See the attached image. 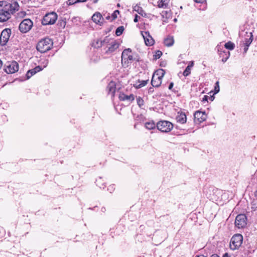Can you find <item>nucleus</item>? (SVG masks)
Masks as SVG:
<instances>
[{"label": "nucleus", "instance_id": "nucleus-34", "mask_svg": "<svg viewBox=\"0 0 257 257\" xmlns=\"http://www.w3.org/2000/svg\"><path fill=\"white\" fill-rule=\"evenodd\" d=\"M78 3H79L78 0H68L67 4L68 6H71Z\"/></svg>", "mask_w": 257, "mask_h": 257}, {"label": "nucleus", "instance_id": "nucleus-26", "mask_svg": "<svg viewBox=\"0 0 257 257\" xmlns=\"http://www.w3.org/2000/svg\"><path fill=\"white\" fill-rule=\"evenodd\" d=\"M124 30V29L123 26L118 27L115 31V35L117 36H120L122 34Z\"/></svg>", "mask_w": 257, "mask_h": 257}, {"label": "nucleus", "instance_id": "nucleus-1", "mask_svg": "<svg viewBox=\"0 0 257 257\" xmlns=\"http://www.w3.org/2000/svg\"><path fill=\"white\" fill-rule=\"evenodd\" d=\"M20 0H4L0 1V22H6L11 16L18 11Z\"/></svg>", "mask_w": 257, "mask_h": 257}, {"label": "nucleus", "instance_id": "nucleus-44", "mask_svg": "<svg viewBox=\"0 0 257 257\" xmlns=\"http://www.w3.org/2000/svg\"><path fill=\"white\" fill-rule=\"evenodd\" d=\"M3 65V61L0 59V70L2 69Z\"/></svg>", "mask_w": 257, "mask_h": 257}, {"label": "nucleus", "instance_id": "nucleus-47", "mask_svg": "<svg viewBox=\"0 0 257 257\" xmlns=\"http://www.w3.org/2000/svg\"><path fill=\"white\" fill-rule=\"evenodd\" d=\"M79 3H83L86 2L87 0H78Z\"/></svg>", "mask_w": 257, "mask_h": 257}, {"label": "nucleus", "instance_id": "nucleus-51", "mask_svg": "<svg viewBox=\"0 0 257 257\" xmlns=\"http://www.w3.org/2000/svg\"><path fill=\"white\" fill-rule=\"evenodd\" d=\"M174 21H177V19H174Z\"/></svg>", "mask_w": 257, "mask_h": 257}, {"label": "nucleus", "instance_id": "nucleus-23", "mask_svg": "<svg viewBox=\"0 0 257 257\" xmlns=\"http://www.w3.org/2000/svg\"><path fill=\"white\" fill-rule=\"evenodd\" d=\"M247 37L245 38V42L244 43L245 46H246L247 47H249L250 44L251 43L252 40H253V36L252 35V33H249V35H247Z\"/></svg>", "mask_w": 257, "mask_h": 257}, {"label": "nucleus", "instance_id": "nucleus-33", "mask_svg": "<svg viewBox=\"0 0 257 257\" xmlns=\"http://www.w3.org/2000/svg\"><path fill=\"white\" fill-rule=\"evenodd\" d=\"M119 12L118 10H115L113 12V13L111 15V17L112 18V20H115L117 18V15L119 14Z\"/></svg>", "mask_w": 257, "mask_h": 257}, {"label": "nucleus", "instance_id": "nucleus-24", "mask_svg": "<svg viewBox=\"0 0 257 257\" xmlns=\"http://www.w3.org/2000/svg\"><path fill=\"white\" fill-rule=\"evenodd\" d=\"M224 47L227 49H228L229 50H232L234 49L235 47V45L233 43L231 42V41H229L225 44Z\"/></svg>", "mask_w": 257, "mask_h": 257}, {"label": "nucleus", "instance_id": "nucleus-12", "mask_svg": "<svg viewBox=\"0 0 257 257\" xmlns=\"http://www.w3.org/2000/svg\"><path fill=\"white\" fill-rule=\"evenodd\" d=\"M194 121L196 123H201L206 119V115L205 112L197 111L195 112L194 114Z\"/></svg>", "mask_w": 257, "mask_h": 257}, {"label": "nucleus", "instance_id": "nucleus-37", "mask_svg": "<svg viewBox=\"0 0 257 257\" xmlns=\"http://www.w3.org/2000/svg\"><path fill=\"white\" fill-rule=\"evenodd\" d=\"M193 65H194V62L193 61H190L188 66H190V68H191L192 69V68L193 67Z\"/></svg>", "mask_w": 257, "mask_h": 257}, {"label": "nucleus", "instance_id": "nucleus-35", "mask_svg": "<svg viewBox=\"0 0 257 257\" xmlns=\"http://www.w3.org/2000/svg\"><path fill=\"white\" fill-rule=\"evenodd\" d=\"M214 91L215 93H217L219 91V82L217 81L215 83V86L214 87Z\"/></svg>", "mask_w": 257, "mask_h": 257}, {"label": "nucleus", "instance_id": "nucleus-48", "mask_svg": "<svg viewBox=\"0 0 257 257\" xmlns=\"http://www.w3.org/2000/svg\"><path fill=\"white\" fill-rule=\"evenodd\" d=\"M98 0H93V3H94V4H96V3H97V2H98Z\"/></svg>", "mask_w": 257, "mask_h": 257}, {"label": "nucleus", "instance_id": "nucleus-4", "mask_svg": "<svg viewBox=\"0 0 257 257\" xmlns=\"http://www.w3.org/2000/svg\"><path fill=\"white\" fill-rule=\"evenodd\" d=\"M165 74V71L162 69L156 71L152 76L151 84L153 87H158L162 83V80Z\"/></svg>", "mask_w": 257, "mask_h": 257}, {"label": "nucleus", "instance_id": "nucleus-6", "mask_svg": "<svg viewBox=\"0 0 257 257\" xmlns=\"http://www.w3.org/2000/svg\"><path fill=\"white\" fill-rule=\"evenodd\" d=\"M157 128L162 132L168 133L173 128V124L170 121L161 120L157 123Z\"/></svg>", "mask_w": 257, "mask_h": 257}, {"label": "nucleus", "instance_id": "nucleus-40", "mask_svg": "<svg viewBox=\"0 0 257 257\" xmlns=\"http://www.w3.org/2000/svg\"><path fill=\"white\" fill-rule=\"evenodd\" d=\"M173 85H174V84H173V82L170 83V85H169V89L170 90L172 89V88H173Z\"/></svg>", "mask_w": 257, "mask_h": 257}, {"label": "nucleus", "instance_id": "nucleus-42", "mask_svg": "<svg viewBox=\"0 0 257 257\" xmlns=\"http://www.w3.org/2000/svg\"><path fill=\"white\" fill-rule=\"evenodd\" d=\"M248 47H247L246 46H245V47L244 48V49H243L244 53H246V52L248 50Z\"/></svg>", "mask_w": 257, "mask_h": 257}, {"label": "nucleus", "instance_id": "nucleus-49", "mask_svg": "<svg viewBox=\"0 0 257 257\" xmlns=\"http://www.w3.org/2000/svg\"><path fill=\"white\" fill-rule=\"evenodd\" d=\"M1 230H3V228H1V227H0V231H1Z\"/></svg>", "mask_w": 257, "mask_h": 257}, {"label": "nucleus", "instance_id": "nucleus-50", "mask_svg": "<svg viewBox=\"0 0 257 257\" xmlns=\"http://www.w3.org/2000/svg\"><path fill=\"white\" fill-rule=\"evenodd\" d=\"M110 188H110L109 189H110V190H112L113 187H110Z\"/></svg>", "mask_w": 257, "mask_h": 257}, {"label": "nucleus", "instance_id": "nucleus-11", "mask_svg": "<svg viewBox=\"0 0 257 257\" xmlns=\"http://www.w3.org/2000/svg\"><path fill=\"white\" fill-rule=\"evenodd\" d=\"M11 34V30L10 29H5L1 33L0 36V44L5 45L9 40Z\"/></svg>", "mask_w": 257, "mask_h": 257}, {"label": "nucleus", "instance_id": "nucleus-29", "mask_svg": "<svg viewBox=\"0 0 257 257\" xmlns=\"http://www.w3.org/2000/svg\"><path fill=\"white\" fill-rule=\"evenodd\" d=\"M191 68H190V66H187L183 72V75L185 77L188 76L191 73Z\"/></svg>", "mask_w": 257, "mask_h": 257}, {"label": "nucleus", "instance_id": "nucleus-28", "mask_svg": "<svg viewBox=\"0 0 257 257\" xmlns=\"http://www.w3.org/2000/svg\"><path fill=\"white\" fill-rule=\"evenodd\" d=\"M148 81V80H143L141 82H140V83L138 85L137 84H136L135 86L137 88H141L142 87L145 86L147 84Z\"/></svg>", "mask_w": 257, "mask_h": 257}, {"label": "nucleus", "instance_id": "nucleus-2", "mask_svg": "<svg viewBox=\"0 0 257 257\" xmlns=\"http://www.w3.org/2000/svg\"><path fill=\"white\" fill-rule=\"evenodd\" d=\"M135 55L130 48L124 50L121 54V63L123 66L127 67L129 64L136 60Z\"/></svg>", "mask_w": 257, "mask_h": 257}, {"label": "nucleus", "instance_id": "nucleus-5", "mask_svg": "<svg viewBox=\"0 0 257 257\" xmlns=\"http://www.w3.org/2000/svg\"><path fill=\"white\" fill-rule=\"evenodd\" d=\"M243 240V237L240 234L234 235L230 242V247L232 250L238 249L241 245Z\"/></svg>", "mask_w": 257, "mask_h": 257}, {"label": "nucleus", "instance_id": "nucleus-20", "mask_svg": "<svg viewBox=\"0 0 257 257\" xmlns=\"http://www.w3.org/2000/svg\"><path fill=\"white\" fill-rule=\"evenodd\" d=\"M174 43V39L172 37H168L164 41V45L167 47H170L173 45Z\"/></svg>", "mask_w": 257, "mask_h": 257}, {"label": "nucleus", "instance_id": "nucleus-38", "mask_svg": "<svg viewBox=\"0 0 257 257\" xmlns=\"http://www.w3.org/2000/svg\"><path fill=\"white\" fill-rule=\"evenodd\" d=\"M138 18H140V17L137 15H136L135 19L134 20V22L137 23L138 22Z\"/></svg>", "mask_w": 257, "mask_h": 257}, {"label": "nucleus", "instance_id": "nucleus-14", "mask_svg": "<svg viewBox=\"0 0 257 257\" xmlns=\"http://www.w3.org/2000/svg\"><path fill=\"white\" fill-rule=\"evenodd\" d=\"M119 99L121 101H128L132 102L135 99V96L133 94L129 95H126L123 93H120L119 95Z\"/></svg>", "mask_w": 257, "mask_h": 257}, {"label": "nucleus", "instance_id": "nucleus-31", "mask_svg": "<svg viewBox=\"0 0 257 257\" xmlns=\"http://www.w3.org/2000/svg\"><path fill=\"white\" fill-rule=\"evenodd\" d=\"M35 74H36V73L34 72V70H33V69H31V70H29L27 72V74H26L27 79H29L30 77H31Z\"/></svg>", "mask_w": 257, "mask_h": 257}, {"label": "nucleus", "instance_id": "nucleus-10", "mask_svg": "<svg viewBox=\"0 0 257 257\" xmlns=\"http://www.w3.org/2000/svg\"><path fill=\"white\" fill-rule=\"evenodd\" d=\"M247 224V218L243 214L238 215L235 218V225L238 228L244 227Z\"/></svg>", "mask_w": 257, "mask_h": 257}, {"label": "nucleus", "instance_id": "nucleus-22", "mask_svg": "<svg viewBox=\"0 0 257 257\" xmlns=\"http://www.w3.org/2000/svg\"><path fill=\"white\" fill-rule=\"evenodd\" d=\"M169 0H160L158 2V6L159 8H166L168 6Z\"/></svg>", "mask_w": 257, "mask_h": 257}, {"label": "nucleus", "instance_id": "nucleus-27", "mask_svg": "<svg viewBox=\"0 0 257 257\" xmlns=\"http://www.w3.org/2000/svg\"><path fill=\"white\" fill-rule=\"evenodd\" d=\"M137 102L140 107H143V106H144V101L141 97H138L137 98Z\"/></svg>", "mask_w": 257, "mask_h": 257}, {"label": "nucleus", "instance_id": "nucleus-39", "mask_svg": "<svg viewBox=\"0 0 257 257\" xmlns=\"http://www.w3.org/2000/svg\"><path fill=\"white\" fill-rule=\"evenodd\" d=\"M208 98V96H207V95L204 96V97L203 98V99H202V101H207Z\"/></svg>", "mask_w": 257, "mask_h": 257}, {"label": "nucleus", "instance_id": "nucleus-7", "mask_svg": "<svg viewBox=\"0 0 257 257\" xmlns=\"http://www.w3.org/2000/svg\"><path fill=\"white\" fill-rule=\"evenodd\" d=\"M57 15L55 12L48 13L44 17L42 24L43 25H53L57 20Z\"/></svg>", "mask_w": 257, "mask_h": 257}, {"label": "nucleus", "instance_id": "nucleus-46", "mask_svg": "<svg viewBox=\"0 0 257 257\" xmlns=\"http://www.w3.org/2000/svg\"><path fill=\"white\" fill-rule=\"evenodd\" d=\"M195 257H206V256L204 255H197Z\"/></svg>", "mask_w": 257, "mask_h": 257}, {"label": "nucleus", "instance_id": "nucleus-13", "mask_svg": "<svg viewBox=\"0 0 257 257\" xmlns=\"http://www.w3.org/2000/svg\"><path fill=\"white\" fill-rule=\"evenodd\" d=\"M142 35L146 45L152 46L154 44V41L149 32H142Z\"/></svg>", "mask_w": 257, "mask_h": 257}, {"label": "nucleus", "instance_id": "nucleus-41", "mask_svg": "<svg viewBox=\"0 0 257 257\" xmlns=\"http://www.w3.org/2000/svg\"><path fill=\"white\" fill-rule=\"evenodd\" d=\"M197 3H202L204 0H194Z\"/></svg>", "mask_w": 257, "mask_h": 257}, {"label": "nucleus", "instance_id": "nucleus-18", "mask_svg": "<svg viewBox=\"0 0 257 257\" xmlns=\"http://www.w3.org/2000/svg\"><path fill=\"white\" fill-rule=\"evenodd\" d=\"M119 46V44L116 41H113L109 45V46L108 47L107 50H106L107 53H110L114 52L115 50H116Z\"/></svg>", "mask_w": 257, "mask_h": 257}, {"label": "nucleus", "instance_id": "nucleus-45", "mask_svg": "<svg viewBox=\"0 0 257 257\" xmlns=\"http://www.w3.org/2000/svg\"><path fill=\"white\" fill-rule=\"evenodd\" d=\"M211 257H219L218 255H217L216 254H212Z\"/></svg>", "mask_w": 257, "mask_h": 257}, {"label": "nucleus", "instance_id": "nucleus-8", "mask_svg": "<svg viewBox=\"0 0 257 257\" xmlns=\"http://www.w3.org/2000/svg\"><path fill=\"white\" fill-rule=\"evenodd\" d=\"M19 68V64L16 61L7 62L4 65V71L7 74L15 73Z\"/></svg>", "mask_w": 257, "mask_h": 257}, {"label": "nucleus", "instance_id": "nucleus-25", "mask_svg": "<svg viewBox=\"0 0 257 257\" xmlns=\"http://www.w3.org/2000/svg\"><path fill=\"white\" fill-rule=\"evenodd\" d=\"M219 55H220V56H221L222 55H225V57H223L222 59V61L223 62H225L228 59L229 55H230V53H229V52L223 51L222 52H220Z\"/></svg>", "mask_w": 257, "mask_h": 257}, {"label": "nucleus", "instance_id": "nucleus-32", "mask_svg": "<svg viewBox=\"0 0 257 257\" xmlns=\"http://www.w3.org/2000/svg\"><path fill=\"white\" fill-rule=\"evenodd\" d=\"M26 15V13L25 11H21L17 14V18H23Z\"/></svg>", "mask_w": 257, "mask_h": 257}, {"label": "nucleus", "instance_id": "nucleus-36", "mask_svg": "<svg viewBox=\"0 0 257 257\" xmlns=\"http://www.w3.org/2000/svg\"><path fill=\"white\" fill-rule=\"evenodd\" d=\"M42 70V68L40 66H36V67L33 69V70H34V72L35 73L41 71Z\"/></svg>", "mask_w": 257, "mask_h": 257}, {"label": "nucleus", "instance_id": "nucleus-16", "mask_svg": "<svg viewBox=\"0 0 257 257\" xmlns=\"http://www.w3.org/2000/svg\"><path fill=\"white\" fill-rule=\"evenodd\" d=\"M176 120L178 122H179L181 124L185 123L187 120L186 115L185 113L178 112V115L176 116Z\"/></svg>", "mask_w": 257, "mask_h": 257}, {"label": "nucleus", "instance_id": "nucleus-21", "mask_svg": "<svg viewBox=\"0 0 257 257\" xmlns=\"http://www.w3.org/2000/svg\"><path fill=\"white\" fill-rule=\"evenodd\" d=\"M145 126L148 130H153L156 128L157 124L153 121H150L145 123Z\"/></svg>", "mask_w": 257, "mask_h": 257}, {"label": "nucleus", "instance_id": "nucleus-43", "mask_svg": "<svg viewBox=\"0 0 257 257\" xmlns=\"http://www.w3.org/2000/svg\"><path fill=\"white\" fill-rule=\"evenodd\" d=\"M223 257H230V256L229 254L228 253H225L223 255Z\"/></svg>", "mask_w": 257, "mask_h": 257}, {"label": "nucleus", "instance_id": "nucleus-3", "mask_svg": "<svg viewBox=\"0 0 257 257\" xmlns=\"http://www.w3.org/2000/svg\"><path fill=\"white\" fill-rule=\"evenodd\" d=\"M53 41L48 38L40 40L37 45V49L41 53H45L50 50L53 46Z\"/></svg>", "mask_w": 257, "mask_h": 257}, {"label": "nucleus", "instance_id": "nucleus-9", "mask_svg": "<svg viewBox=\"0 0 257 257\" xmlns=\"http://www.w3.org/2000/svg\"><path fill=\"white\" fill-rule=\"evenodd\" d=\"M33 22L29 19L23 20L19 25V30L22 33L28 32L32 28Z\"/></svg>", "mask_w": 257, "mask_h": 257}, {"label": "nucleus", "instance_id": "nucleus-30", "mask_svg": "<svg viewBox=\"0 0 257 257\" xmlns=\"http://www.w3.org/2000/svg\"><path fill=\"white\" fill-rule=\"evenodd\" d=\"M162 55V52L160 50H158L156 52L155 54L154 55V58L155 59H158L160 58Z\"/></svg>", "mask_w": 257, "mask_h": 257}, {"label": "nucleus", "instance_id": "nucleus-17", "mask_svg": "<svg viewBox=\"0 0 257 257\" xmlns=\"http://www.w3.org/2000/svg\"><path fill=\"white\" fill-rule=\"evenodd\" d=\"M102 19H103L102 16L99 12L95 13L92 17V20L97 24H100Z\"/></svg>", "mask_w": 257, "mask_h": 257}, {"label": "nucleus", "instance_id": "nucleus-15", "mask_svg": "<svg viewBox=\"0 0 257 257\" xmlns=\"http://www.w3.org/2000/svg\"><path fill=\"white\" fill-rule=\"evenodd\" d=\"M115 89L116 87L115 83L113 81L109 82L107 86V90L108 91V93L111 94L112 97L114 96Z\"/></svg>", "mask_w": 257, "mask_h": 257}, {"label": "nucleus", "instance_id": "nucleus-19", "mask_svg": "<svg viewBox=\"0 0 257 257\" xmlns=\"http://www.w3.org/2000/svg\"><path fill=\"white\" fill-rule=\"evenodd\" d=\"M133 10L134 11H136V12H137L139 14H140V15H141L143 17H146L147 16V14L145 12V11L143 10V9H142V7H141L140 6H138V5H136L135 6L134 8H133Z\"/></svg>", "mask_w": 257, "mask_h": 257}]
</instances>
